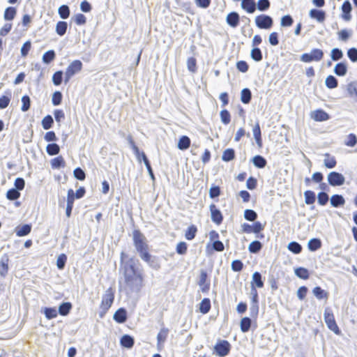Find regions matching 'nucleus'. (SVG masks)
Returning a JSON list of instances; mask_svg holds the SVG:
<instances>
[{
  "instance_id": "2",
  "label": "nucleus",
  "mask_w": 357,
  "mask_h": 357,
  "mask_svg": "<svg viewBox=\"0 0 357 357\" xmlns=\"http://www.w3.org/2000/svg\"><path fill=\"white\" fill-rule=\"evenodd\" d=\"M134 245L139 252L142 259L151 264V255L148 252V245L144 235L139 230H135L132 233Z\"/></svg>"
},
{
  "instance_id": "54",
  "label": "nucleus",
  "mask_w": 357,
  "mask_h": 357,
  "mask_svg": "<svg viewBox=\"0 0 357 357\" xmlns=\"http://www.w3.org/2000/svg\"><path fill=\"white\" fill-rule=\"evenodd\" d=\"M294 22L293 18L289 15H286L281 18L280 25L284 27L290 26Z\"/></svg>"
},
{
  "instance_id": "38",
  "label": "nucleus",
  "mask_w": 357,
  "mask_h": 357,
  "mask_svg": "<svg viewBox=\"0 0 357 357\" xmlns=\"http://www.w3.org/2000/svg\"><path fill=\"white\" fill-rule=\"evenodd\" d=\"M287 248L294 254H299L302 250V246L296 241L290 242L287 245Z\"/></svg>"
},
{
  "instance_id": "48",
  "label": "nucleus",
  "mask_w": 357,
  "mask_h": 357,
  "mask_svg": "<svg viewBox=\"0 0 357 357\" xmlns=\"http://www.w3.org/2000/svg\"><path fill=\"white\" fill-rule=\"evenodd\" d=\"M54 123L53 118L50 115L45 116L42 120V126L45 130L50 129Z\"/></svg>"
},
{
  "instance_id": "55",
  "label": "nucleus",
  "mask_w": 357,
  "mask_h": 357,
  "mask_svg": "<svg viewBox=\"0 0 357 357\" xmlns=\"http://www.w3.org/2000/svg\"><path fill=\"white\" fill-rule=\"evenodd\" d=\"M197 227L195 225L189 227L185 231V236L188 240H192L195 237Z\"/></svg>"
},
{
  "instance_id": "47",
  "label": "nucleus",
  "mask_w": 357,
  "mask_h": 357,
  "mask_svg": "<svg viewBox=\"0 0 357 357\" xmlns=\"http://www.w3.org/2000/svg\"><path fill=\"white\" fill-rule=\"evenodd\" d=\"M244 218L248 221H255L257 218V213L252 209H245L244 211Z\"/></svg>"
},
{
  "instance_id": "62",
  "label": "nucleus",
  "mask_w": 357,
  "mask_h": 357,
  "mask_svg": "<svg viewBox=\"0 0 357 357\" xmlns=\"http://www.w3.org/2000/svg\"><path fill=\"white\" fill-rule=\"evenodd\" d=\"M73 19L74 20L75 22L77 25L85 24L86 22V17L83 14H81V13H78V14L75 15L73 17Z\"/></svg>"
},
{
  "instance_id": "63",
  "label": "nucleus",
  "mask_w": 357,
  "mask_h": 357,
  "mask_svg": "<svg viewBox=\"0 0 357 357\" xmlns=\"http://www.w3.org/2000/svg\"><path fill=\"white\" fill-rule=\"evenodd\" d=\"M347 91L351 96H355L357 97V82H352L347 86Z\"/></svg>"
},
{
  "instance_id": "15",
  "label": "nucleus",
  "mask_w": 357,
  "mask_h": 357,
  "mask_svg": "<svg viewBox=\"0 0 357 357\" xmlns=\"http://www.w3.org/2000/svg\"><path fill=\"white\" fill-rule=\"evenodd\" d=\"M311 118L317 121H324L328 120V114L321 109H317L311 113Z\"/></svg>"
},
{
  "instance_id": "14",
  "label": "nucleus",
  "mask_w": 357,
  "mask_h": 357,
  "mask_svg": "<svg viewBox=\"0 0 357 357\" xmlns=\"http://www.w3.org/2000/svg\"><path fill=\"white\" fill-rule=\"evenodd\" d=\"M351 4L349 1H345L342 6V17L345 21H349L351 20L350 13L351 11Z\"/></svg>"
},
{
  "instance_id": "27",
  "label": "nucleus",
  "mask_w": 357,
  "mask_h": 357,
  "mask_svg": "<svg viewBox=\"0 0 357 357\" xmlns=\"http://www.w3.org/2000/svg\"><path fill=\"white\" fill-rule=\"evenodd\" d=\"M253 136L255 139L256 143L259 147L262 145L261 137V130L259 124L257 123L252 129Z\"/></svg>"
},
{
  "instance_id": "1",
  "label": "nucleus",
  "mask_w": 357,
  "mask_h": 357,
  "mask_svg": "<svg viewBox=\"0 0 357 357\" xmlns=\"http://www.w3.org/2000/svg\"><path fill=\"white\" fill-rule=\"evenodd\" d=\"M123 281H119V289L130 296L133 292L139 291L142 278L136 274L135 263L132 259L126 261L123 266Z\"/></svg>"
},
{
  "instance_id": "7",
  "label": "nucleus",
  "mask_w": 357,
  "mask_h": 357,
  "mask_svg": "<svg viewBox=\"0 0 357 357\" xmlns=\"http://www.w3.org/2000/svg\"><path fill=\"white\" fill-rule=\"evenodd\" d=\"M255 24L259 29H269L273 26V20L269 15H260L255 17Z\"/></svg>"
},
{
  "instance_id": "40",
  "label": "nucleus",
  "mask_w": 357,
  "mask_h": 357,
  "mask_svg": "<svg viewBox=\"0 0 357 357\" xmlns=\"http://www.w3.org/2000/svg\"><path fill=\"white\" fill-rule=\"evenodd\" d=\"M58 13L61 18L65 20L70 15V9L67 5H62L58 9Z\"/></svg>"
},
{
  "instance_id": "41",
  "label": "nucleus",
  "mask_w": 357,
  "mask_h": 357,
  "mask_svg": "<svg viewBox=\"0 0 357 357\" xmlns=\"http://www.w3.org/2000/svg\"><path fill=\"white\" fill-rule=\"evenodd\" d=\"M295 275L301 278L306 280L309 278V273L308 271L303 267H299L295 269Z\"/></svg>"
},
{
  "instance_id": "4",
  "label": "nucleus",
  "mask_w": 357,
  "mask_h": 357,
  "mask_svg": "<svg viewBox=\"0 0 357 357\" xmlns=\"http://www.w3.org/2000/svg\"><path fill=\"white\" fill-rule=\"evenodd\" d=\"M324 317L328 328L333 331L335 334H339V328L336 324L333 314L329 308L327 307L324 310Z\"/></svg>"
},
{
  "instance_id": "24",
  "label": "nucleus",
  "mask_w": 357,
  "mask_h": 357,
  "mask_svg": "<svg viewBox=\"0 0 357 357\" xmlns=\"http://www.w3.org/2000/svg\"><path fill=\"white\" fill-rule=\"evenodd\" d=\"M324 164L326 168L332 169L336 165V160L333 156H331L329 153L324 155Z\"/></svg>"
},
{
  "instance_id": "45",
  "label": "nucleus",
  "mask_w": 357,
  "mask_h": 357,
  "mask_svg": "<svg viewBox=\"0 0 357 357\" xmlns=\"http://www.w3.org/2000/svg\"><path fill=\"white\" fill-rule=\"evenodd\" d=\"M55 52L54 50H48L43 55V61L45 63H50L55 58Z\"/></svg>"
},
{
  "instance_id": "5",
  "label": "nucleus",
  "mask_w": 357,
  "mask_h": 357,
  "mask_svg": "<svg viewBox=\"0 0 357 357\" xmlns=\"http://www.w3.org/2000/svg\"><path fill=\"white\" fill-rule=\"evenodd\" d=\"M231 349V344L229 342L225 340H218L214 347V351L215 354L220 357L227 356Z\"/></svg>"
},
{
  "instance_id": "21",
  "label": "nucleus",
  "mask_w": 357,
  "mask_h": 357,
  "mask_svg": "<svg viewBox=\"0 0 357 357\" xmlns=\"http://www.w3.org/2000/svg\"><path fill=\"white\" fill-rule=\"evenodd\" d=\"M347 72V66L343 62L337 63L334 68V73L337 76H344Z\"/></svg>"
},
{
  "instance_id": "53",
  "label": "nucleus",
  "mask_w": 357,
  "mask_h": 357,
  "mask_svg": "<svg viewBox=\"0 0 357 357\" xmlns=\"http://www.w3.org/2000/svg\"><path fill=\"white\" fill-rule=\"evenodd\" d=\"M257 8L260 11H265L270 7L269 0H259L256 4Z\"/></svg>"
},
{
  "instance_id": "26",
  "label": "nucleus",
  "mask_w": 357,
  "mask_h": 357,
  "mask_svg": "<svg viewBox=\"0 0 357 357\" xmlns=\"http://www.w3.org/2000/svg\"><path fill=\"white\" fill-rule=\"evenodd\" d=\"M310 16L312 18L316 19L317 21L321 22L325 19V13L322 10L312 9L310 11Z\"/></svg>"
},
{
  "instance_id": "28",
  "label": "nucleus",
  "mask_w": 357,
  "mask_h": 357,
  "mask_svg": "<svg viewBox=\"0 0 357 357\" xmlns=\"http://www.w3.org/2000/svg\"><path fill=\"white\" fill-rule=\"evenodd\" d=\"M190 145V139L187 136H182L178 142V148L180 150H185L189 148Z\"/></svg>"
},
{
  "instance_id": "60",
  "label": "nucleus",
  "mask_w": 357,
  "mask_h": 357,
  "mask_svg": "<svg viewBox=\"0 0 357 357\" xmlns=\"http://www.w3.org/2000/svg\"><path fill=\"white\" fill-rule=\"evenodd\" d=\"M220 114L222 122L224 124L227 125L231 120V116L229 112L226 109H223L220 112Z\"/></svg>"
},
{
  "instance_id": "36",
  "label": "nucleus",
  "mask_w": 357,
  "mask_h": 357,
  "mask_svg": "<svg viewBox=\"0 0 357 357\" xmlns=\"http://www.w3.org/2000/svg\"><path fill=\"white\" fill-rule=\"evenodd\" d=\"M262 248V244L259 241H254L248 245V250L251 253H257Z\"/></svg>"
},
{
  "instance_id": "33",
  "label": "nucleus",
  "mask_w": 357,
  "mask_h": 357,
  "mask_svg": "<svg viewBox=\"0 0 357 357\" xmlns=\"http://www.w3.org/2000/svg\"><path fill=\"white\" fill-rule=\"evenodd\" d=\"M252 321L249 317H244L241 320L240 326L242 332H248L251 326Z\"/></svg>"
},
{
  "instance_id": "39",
  "label": "nucleus",
  "mask_w": 357,
  "mask_h": 357,
  "mask_svg": "<svg viewBox=\"0 0 357 357\" xmlns=\"http://www.w3.org/2000/svg\"><path fill=\"white\" fill-rule=\"evenodd\" d=\"M235 157V152L233 149H226L222 155V160L225 162H229L233 160Z\"/></svg>"
},
{
  "instance_id": "51",
  "label": "nucleus",
  "mask_w": 357,
  "mask_h": 357,
  "mask_svg": "<svg viewBox=\"0 0 357 357\" xmlns=\"http://www.w3.org/2000/svg\"><path fill=\"white\" fill-rule=\"evenodd\" d=\"M51 163L53 168L59 169L65 166V161L61 156L52 159Z\"/></svg>"
},
{
  "instance_id": "13",
  "label": "nucleus",
  "mask_w": 357,
  "mask_h": 357,
  "mask_svg": "<svg viewBox=\"0 0 357 357\" xmlns=\"http://www.w3.org/2000/svg\"><path fill=\"white\" fill-rule=\"evenodd\" d=\"M241 6L249 13H253L257 8L255 0H241Z\"/></svg>"
},
{
  "instance_id": "64",
  "label": "nucleus",
  "mask_w": 357,
  "mask_h": 357,
  "mask_svg": "<svg viewBox=\"0 0 357 357\" xmlns=\"http://www.w3.org/2000/svg\"><path fill=\"white\" fill-rule=\"evenodd\" d=\"M347 56L351 61H357V49L355 47L350 48L347 51Z\"/></svg>"
},
{
  "instance_id": "49",
  "label": "nucleus",
  "mask_w": 357,
  "mask_h": 357,
  "mask_svg": "<svg viewBox=\"0 0 357 357\" xmlns=\"http://www.w3.org/2000/svg\"><path fill=\"white\" fill-rule=\"evenodd\" d=\"M20 197V192L15 189L12 188L7 191L6 198L9 200H16Z\"/></svg>"
},
{
  "instance_id": "29",
  "label": "nucleus",
  "mask_w": 357,
  "mask_h": 357,
  "mask_svg": "<svg viewBox=\"0 0 357 357\" xmlns=\"http://www.w3.org/2000/svg\"><path fill=\"white\" fill-rule=\"evenodd\" d=\"M252 93L249 89H243L241 92V100L244 104H248L250 102Z\"/></svg>"
},
{
  "instance_id": "37",
  "label": "nucleus",
  "mask_w": 357,
  "mask_h": 357,
  "mask_svg": "<svg viewBox=\"0 0 357 357\" xmlns=\"http://www.w3.org/2000/svg\"><path fill=\"white\" fill-rule=\"evenodd\" d=\"M31 227L29 225H24L17 228L16 234L18 236H24L29 234L31 231Z\"/></svg>"
},
{
  "instance_id": "42",
  "label": "nucleus",
  "mask_w": 357,
  "mask_h": 357,
  "mask_svg": "<svg viewBox=\"0 0 357 357\" xmlns=\"http://www.w3.org/2000/svg\"><path fill=\"white\" fill-rule=\"evenodd\" d=\"M251 58L255 61H260L262 59V53L259 48L254 47L250 52Z\"/></svg>"
},
{
  "instance_id": "22",
  "label": "nucleus",
  "mask_w": 357,
  "mask_h": 357,
  "mask_svg": "<svg viewBox=\"0 0 357 357\" xmlns=\"http://www.w3.org/2000/svg\"><path fill=\"white\" fill-rule=\"evenodd\" d=\"M345 203V200L342 195H334L331 197V204L333 207H338L340 206L344 205Z\"/></svg>"
},
{
  "instance_id": "18",
  "label": "nucleus",
  "mask_w": 357,
  "mask_h": 357,
  "mask_svg": "<svg viewBox=\"0 0 357 357\" xmlns=\"http://www.w3.org/2000/svg\"><path fill=\"white\" fill-rule=\"evenodd\" d=\"M169 333V329L167 328H162L157 335L158 347L162 346L167 340Z\"/></svg>"
},
{
  "instance_id": "8",
  "label": "nucleus",
  "mask_w": 357,
  "mask_h": 357,
  "mask_svg": "<svg viewBox=\"0 0 357 357\" xmlns=\"http://www.w3.org/2000/svg\"><path fill=\"white\" fill-rule=\"evenodd\" d=\"M328 181L333 186L342 185L345 181L344 176L336 172H331L328 174Z\"/></svg>"
},
{
  "instance_id": "59",
  "label": "nucleus",
  "mask_w": 357,
  "mask_h": 357,
  "mask_svg": "<svg viewBox=\"0 0 357 357\" xmlns=\"http://www.w3.org/2000/svg\"><path fill=\"white\" fill-rule=\"evenodd\" d=\"M22 105L21 109L22 112H26L29 109L31 105V100L28 96H23L22 97Z\"/></svg>"
},
{
  "instance_id": "31",
  "label": "nucleus",
  "mask_w": 357,
  "mask_h": 357,
  "mask_svg": "<svg viewBox=\"0 0 357 357\" xmlns=\"http://www.w3.org/2000/svg\"><path fill=\"white\" fill-rule=\"evenodd\" d=\"M67 28V22L64 21H59L56 25V32L59 36H62L66 33Z\"/></svg>"
},
{
  "instance_id": "56",
  "label": "nucleus",
  "mask_w": 357,
  "mask_h": 357,
  "mask_svg": "<svg viewBox=\"0 0 357 357\" xmlns=\"http://www.w3.org/2000/svg\"><path fill=\"white\" fill-rule=\"evenodd\" d=\"M141 156H142V160H143V162H144V165H145V166H146V169H147V170H148V172H149V174L150 176H151L153 179H154V174H153V173L152 168H151V167L150 162H149V160H148V158H147V157H146V154H145L144 152H142V153H141Z\"/></svg>"
},
{
  "instance_id": "35",
  "label": "nucleus",
  "mask_w": 357,
  "mask_h": 357,
  "mask_svg": "<svg viewBox=\"0 0 357 357\" xmlns=\"http://www.w3.org/2000/svg\"><path fill=\"white\" fill-rule=\"evenodd\" d=\"M46 151L50 155H54L59 153V146L55 143L49 144L46 147Z\"/></svg>"
},
{
  "instance_id": "58",
  "label": "nucleus",
  "mask_w": 357,
  "mask_h": 357,
  "mask_svg": "<svg viewBox=\"0 0 357 357\" xmlns=\"http://www.w3.org/2000/svg\"><path fill=\"white\" fill-rule=\"evenodd\" d=\"M331 59L333 61H338L343 56V52L341 50L338 48H333L331 50Z\"/></svg>"
},
{
  "instance_id": "11",
  "label": "nucleus",
  "mask_w": 357,
  "mask_h": 357,
  "mask_svg": "<svg viewBox=\"0 0 357 357\" xmlns=\"http://www.w3.org/2000/svg\"><path fill=\"white\" fill-rule=\"evenodd\" d=\"M207 273L205 271H202L199 275L198 284L202 292H207L210 288V284L206 282Z\"/></svg>"
},
{
  "instance_id": "43",
  "label": "nucleus",
  "mask_w": 357,
  "mask_h": 357,
  "mask_svg": "<svg viewBox=\"0 0 357 357\" xmlns=\"http://www.w3.org/2000/svg\"><path fill=\"white\" fill-rule=\"evenodd\" d=\"M337 34H338L339 40L346 42L349 38V37L351 36L352 31L348 30V29H342V30L340 31L337 33Z\"/></svg>"
},
{
  "instance_id": "12",
  "label": "nucleus",
  "mask_w": 357,
  "mask_h": 357,
  "mask_svg": "<svg viewBox=\"0 0 357 357\" xmlns=\"http://www.w3.org/2000/svg\"><path fill=\"white\" fill-rule=\"evenodd\" d=\"M227 23L232 28H236L239 24V15L236 12H231L226 17Z\"/></svg>"
},
{
  "instance_id": "10",
  "label": "nucleus",
  "mask_w": 357,
  "mask_h": 357,
  "mask_svg": "<svg viewBox=\"0 0 357 357\" xmlns=\"http://www.w3.org/2000/svg\"><path fill=\"white\" fill-rule=\"evenodd\" d=\"M82 63L79 60H75L66 68V71L74 76L76 73L81 71Z\"/></svg>"
},
{
  "instance_id": "16",
  "label": "nucleus",
  "mask_w": 357,
  "mask_h": 357,
  "mask_svg": "<svg viewBox=\"0 0 357 357\" xmlns=\"http://www.w3.org/2000/svg\"><path fill=\"white\" fill-rule=\"evenodd\" d=\"M254 286L255 287L261 288L264 287V282L261 278V275L260 273L256 271L252 273V281H251V287Z\"/></svg>"
},
{
  "instance_id": "57",
  "label": "nucleus",
  "mask_w": 357,
  "mask_h": 357,
  "mask_svg": "<svg viewBox=\"0 0 357 357\" xmlns=\"http://www.w3.org/2000/svg\"><path fill=\"white\" fill-rule=\"evenodd\" d=\"M16 14V10L13 7H8L6 9L4 13V18L6 20H11L14 18Z\"/></svg>"
},
{
  "instance_id": "9",
  "label": "nucleus",
  "mask_w": 357,
  "mask_h": 357,
  "mask_svg": "<svg viewBox=\"0 0 357 357\" xmlns=\"http://www.w3.org/2000/svg\"><path fill=\"white\" fill-rule=\"evenodd\" d=\"M209 208L212 221L217 225H220L223 219L220 211L217 208L215 204H211Z\"/></svg>"
},
{
  "instance_id": "25",
  "label": "nucleus",
  "mask_w": 357,
  "mask_h": 357,
  "mask_svg": "<svg viewBox=\"0 0 357 357\" xmlns=\"http://www.w3.org/2000/svg\"><path fill=\"white\" fill-rule=\"evenodd\" d=\"M321 246V241L319 238H311L307 243L308 249L314 252L319 249Z\"/></svg>"
},
{
  "instance_id": "46",
  "label": "nucleus",
  "mask_w": 357,
  "mask_h": 357,
  "mask_svg": "<svg viewBox=\"0 0 357 357\" xmlns=\"http://www.w3.org/2000/svg\"><path fill=\"white\" fill-rule=\"evenodd\" d=\"M312 293L314 296L321 300L324 298H327V293L323 290L320 287H316L313 289Z\"/></svg>"
},
{
  "instance_id": "30",
  "label": "nucleus",
  "mask_w": 357,
  "mask_h": 357,
  "mask_svg": "<svg viewBox=\"0 0 357 357\" xmlns=\"http://www.w3.org/2000/svg\"><path fill=\"white\" fill-rule=\"evenodd\" d=\"M72 308V304L69 302L62 303L59 307L58 312L62 316H66Z\"/></svg>"
},
{
  "instance_id": "50",
  "label": "nucleus",
  "mask_w": 357,
  "mask_h": 357,
  "mask_svg": "<svg viewBox=\"0 0 357 357\" xmlns=\"http://www.w3.org/2000/svg\"><path fill=\"white\" fill-rule=\"evenodd\" d=\"M45 317L47 319H52L57 317L58 311L54 307H46L44 310Z\"/></svg>"
},
{
  "instance_id": "17",
  "label": "nucleus",
  "mask_w": 357,
  "mask_h": 357,
  "mask_svg": "<svg viewBox=\"0 0 357 357\" xmlns=\"http://www.w3.org/2000/svg\"><path fill=\"white\" fill-rule=\"evenodd\" d=\"M113 319L118 323H124L127 319L126 310L123 308L117 310L113 315Z\"/></svg>"
},
{
  "instance_id": "20",
  "label": "nucleus",
  "mask_w": 357,
  "mask_h": 357,
  "mask_svg": "<svg viewBox=\"0 0 357 357\" xmlns=\"http://www.w3.org/2000/svg\"><path fill=\"white\" fill-rule=\"evenodd\" d=\"M134 338L129 335H123L120 340L121 346L127 349L132 348L134 345Z\"/></svg>"
},
{
  "instance_id": "6",
  "label": "nucleus",
  "mask_w": 357,
  "mask_h": 357,
  "mask_svg": "<svg viewBox=\"0 0 357 357\" xmlns=\"http://www.w3.org/2000/svg\"><path fill=\"white\" fill-rule=\"evenodd\" d=\"M114 298V295L112 289H107L102 296L100 305V307L103 310L104 313L111 307L112 304L113 303Z\"/></svg>"
},
{
  "instance_id": "23",
  "label": "nucleus",
  "mask_w": 357,
  "mask_h": 357,
  "mask_svg": "<svg viewBox=\"0 0 357 357\" xmlns=\"http://www.w3.org/2000/svg\"><path fill=\"white\" fill-rule=\"evenodd\" d=\"M252 161L253 165L256 167L260 168V169L265 167V166L266 165V163H267L266 159L264 157L259 155L253 157L252 159Z\"/></svg>"
},
{
  "instance_id": "44",
  "label": "nucleus",
  "mask_w": 357,
  "mask_h": 357,
  "mask_svg": "<svg viewBox=\"0 0 357 357\" xmlns=\"http://www.w3.org/2000/svg\"><path fill=\"white\" fill-rule=\"evenodd\" d=\"M305 202L307 204H312L316 199L315 194L311 190H307L304 192Z\"/></svg>"
},
{
  "instance_id": "52",
  "label": "nucleus",
  "mask_w": 357,
  "mask_h": 357,
  "mask_svg": "<svg viewBox=\"0 0 357 357\" xmlns=\"http://www.w3.org/2000/svg\"><path fill=\"white\" fill-rule=\"evenodd\" d=\"M63 73L61 70L56 71L52 76V82L54 85L59 86L62 82Z\"/></svg>"
},
{
  "instance_id": "32",
  "label": "nucleus",
  "mask_w": 357,
  "mask_h": 357,
  "mask_svg": "<svg viewBox=\"0 0 357 357\" xmlns=\"http://www.w3.org/2000/svg\"><path fill=\"white\" fill-rule=\"evenodd\" d=\"M211 308V301L208 298H204L199 305V310L203 314L208 312Z\"/></svg>"
},
{
  "instance_id": "34",
  "label": "nucleus",
  "mask_w": 357,
  "mask_h": 357,
  "mask_svg": "<svg viewBox=\"0 0 357 357\" xmlns=\"http://www.w3.org/2000/svg\"><path fill=\"white\" fill-rule=\"evenodd\" d=\"M326 86L328 89H335L338 85L337 79L333 75H328L325 80Z\"/></svg>"
},
{
  "instance_id": "61",
  "label": "nucleus",
  "mask_w": 357,
  "mask_h": 357,
  "mask_svg": "<svg viewBox=\"0 0 357 357\" xmlns=\"http://www.w3.org/2000/svg\"><path fill=\"white\" fill-rule=\"evenodd\" d=\"M62 100V93L60 91H55L52 94V102L54 106L61 104Z\"/></svg>"
},
{
  "instance_id": "19",
  "label": "nucleus",
  "mask_w": 357,
  "mask_h": 357,
  "mask_svg": "<svg viewBox=\"0 0 357 357\" xmlns=\"http://www.w3.org/2000/svg\"><path fill=\"white\" fill-rule=\"evenodd\" d=\"M8 271V257L4 255L0 260V275L5 277Z\"/></svg>"
},
{
  "instance_id": "3",
  "label": "nucleus",
  "mask_w": 357,
  "mask_h": 357,
  "mask_svg": "<svg viewBox=\"0 0 357 357\" xmlns=\"http://www.w3.org/2000/svg\"><path fill=\"white\" fill-rule=\"evenodd\" d=\"M324 52L321 50L314 49L310 53H304L301 56V61L305 63L319 61L323 59Z\"/></svg>"
}]
</instances>
